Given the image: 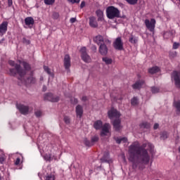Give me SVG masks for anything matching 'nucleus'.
I'll return each instance as SVG.
<instances>
[{
    "instance_id": "obj_1",
    "label": "nucleus",
    "mask_w": 180,
    "mask_h": 180,
    "mask_svg": "<svg viewBox=\"0 0 180 180\" xmlns=\"http://www.w3.org/2000/svg\"><path fill=\"white\" fill-rule=\"evenodd\" d=\"M148 147L150 150L154 148V146L150 143H146L140 146L139 141L134 142L129 149V161L132 162L134 161V158L138 157L140 162L144 165L148 164L150 162V155H148V152L146 150V147Z\"/></svg>"
},
{
    "instance_id": "obj_2",
    "label": "nucleus",
    "mask_w": 180,
    "mask_h": 180,
    "mask_svg": "<svg viewBox=\"0 0 180 180\" xmlns=\"http://www.w3.org/2000/svg\"><path fill=\"white\" fill-rule=\"evenodd\" d=\"M19 63L23 65L25 70L22 69L20 65L15 63L13 60H9L8 64L11 67H14V68L10 69V74L13 77H16V75H19L18 79L21 81L22 84L25 85H29L30 84H35L36 78L33 76H30V77L25 79V75H26V71H29L30 70V65L29 63L19 60Z\"/></svg>"
},
{
    "instance_id": "obj_3",
    "label": "nucleus",
    "mask_w": 180,
    "mask_h": 180,
    "mask_svg": "<svg viewBox=\"0 0 180 180\" xmlns=\"http://www.w3.org/2000/svg\"><path fill=\"white\" fill-rule=\"evenodd\" d=\"M108 117L112 120L114 117H115V120L112 122V124L114 126V129H115L116 131H119L120 130V112L117 111V110L115 108H111L110 110L108 111Z\"/></svg>"
},
{
    "instance_id": "obj_4",
    "label": "nucleus",
    "mask_w": 180,
    "mask_h": 180,
    "mask_svg": "<svg viewBox=\"0 0 180 180\" xmlns=\"http://www.w3.org/2000/svg\"><path fill=\"white\" fill-rule=\"evenodd\" d=\"M106 15L108 19H115L120 17V11L117 8L113 6H108L106 8Z\"/></svg>"
},
{
    "instance_id": "obj_5",
    "label": "nucleus",
    "mask_w": 180,
    "mask_h": 180,
    "mask_svg": "<svg viewBox=\"0 0 180 180\" xmlns=\"http://www.w3.org/2000/svg\"><path fill=\"white\" fill-rule=\"evenodd\" d=\"M172 81L174 82L176 88H180V72L174 71L172 73Z\"/></svg>"
},
{
    "instance_id": "obj_6",
    "label": "nucleus",
    "mask_w": 180,
    "mask_h": 180,
    "mask_svg": "<svg viewBox=\"0 0 180 180\" xmlns=\"http://www.w3.org/2000/svg\"><path fill=\"white\" fill-rule=\"evenodd\" d=\"M155 19L154 18H152L150 20L148 19L145 20V25L150 32H154L155 29Z\"/></svg>"
},
{
    "instance_id": "obj_7",
    "label": "nucleus",
    "mask_w": 180,
    "mask_h": 180,
    "mask_svg": "<svg viewBox=\"0 0 180 180\" xmlns=\"http://www.w3.org/2000/svg\"><path fill=\"white\" fill-rule=\"evenodd\" d=\"M81 57L84 63H89L91 61V57L86 53V48L83 46L80 49Z\"/></svg>"
},
{
    "instance_id": "obj_8",
    "label": "nucleus",
    "mask_w": 180,
    "mask_h": 180,
    "mask_svg": "<svg viewBox=\"0 0 180 180\" xmlns=\"http://www.w3.org/2000/svg\"><path fill=\"white\" fill-rule=\"evenodd\" d=\"M113 47L115 50H122L123 49V41H122V37H119L115 39L113 42Z\"/></svg>"
},
{
    "instance_id": "obj_9",
    "label": "nucleus",
    "mask_w": 180,
    "mask_h": 180,
    "mask_svg": "<svg viewBox=\"0 0 180 180\" xmlns=\"http://www.w3.org/2000/svg\"><path fill=\"white\" fill-rule=\"evenodd\" d=\"M17 109L22 115H28L29 114V106L25 105L23 104H17Z\"/></svg>"
},
{
    "instance_id": "obj_10",
    "label": "nucleus",
    "mask_w": 180,
    "mask_h": 180,
    "mask_svg": "<svg viewBox=\"0 0 180 180\" xmlns=\"http://www.w3.org/2000/svg\"><path fill=\"white\" fill-rule=\"evenodd\" d=\"M45 101H49L50 102H58L60 98L58 96H54L53 94L48 93L44 95Z\"/></svg>"
},
{
    "instance_id": "obj_11",
    "label": "nucleus",
    "mask_w": 180,
    "mask_h": 180,
    "mask_svg": "<svg viewBox=\"0 0 180 180\" xmlns=\"http://www.w3.org/2000/svg\"><path fill=\"white\" fill-rule=\"evenodd\" d=\"M63 64L65 70L70 71V68L71 67V58L70 57V55L65 56Z\"/></svg>"
},
{
    "instance_id": "obj_12",
    "label": "nucleus",
    "mask_w": 180,
    "mask_h": 180,
    "mask_svg": "<svg viewBox=\"0 0 180 180\" xmlns=\"http://www.w3.org/2000/svg\"><path fill=\"white\" fill-rule=\"evenodd\" d=\"M8 32V22L4 21L0 25V35L4 36Z\"/></svg>"
},
{
    "instance_id": "obj_13",
    "label": "nucleus",
    "mask_w": 180,
    "mask_h": 180,
    "mask_svg": "<svg viewBox=\"0 0 180 180\" xmlns=\"http://www.w3.org/2000/svg\"><path fill=\"white\" fill-rule=\"evenodd\" d=\"M102 131H101V136H107L108 134L109 133V130H110V124L105 123L101 127Z\"/></svg>"
},
{
    "instance_id": "obj_14",
    "label": "nucleus",
    "mask_w": 180,
    "mask_h": 180,
    "mask_svg": "<svg viewBox=\"0 0 180 180\" xmlns=\"http://www.w3.org/2000/svg\"><path fill=\"white\" fill-rule=\"evenodd\" d=\"M99 53L101 56H106L108 54V46L104 44H101L99 46Z\"/></svg>"
},
{
    "instance_id": "obj_15",
    "label": "nucleus",
    "mask_w": 180,
    "mask_h": 180,
    "mask_svg": "<svg viewBox=\"0 0 180 180\" xmlns=\"http://www.w3.org/2000/svg\"><path fill=\"white\" fill-rule=\"evenodd\" d=\"M101 162H108V164H112V160L109 157V153L106 152L104 153L103 158L101 159Z\"/></svg>"
},
{
    "instance_id": "obj_16",
    "label": "nucleus",
    "mask_w": 180,
    "mask_h": 180,
    "mask_svg": "<svg viewBox=\"0 0 180 180\" xmlns=\"http://www.w3.org/2000/svg\"><path fill=\"white\" fill-rule=\"evenodd\" d=\"M89 26H91V27H98V21H96V18H95L94 16H91L89 18Z\"/></svg>"
},
{
    "instance_id": "obj_17",
    "label": "nucleus",
    "mask_w": 180,
    "mask_h": 180,
    "mask_svg": "<svg viewBox=\"0 0 180 180\" xmlns=\"http://www.w3.org/2000/svg\"><path fill=\"white\" fill-rule=\"evenodd\" d=\"M94 41H95V43H96L97 44H100V46L101 44H103L104 43H106V40L104 41L103 37H102L101 35H98V36L95 37L94 38Z\"/></svg>"
},
{
    "instance_id": "obj_18",
    "label": "nucleus",
    "mask_w": 180,
    "mask_h": 180,
    "mask_svg": "<svg viewBox=\"0 0 180 180\" xmlns=\"http://www.w3.org/2000/svg\"><path fill=\"white\" fill-rule=\"evenodd\" d=\"M25 23L27 26H29V27H32V26L34 25V19L32 17H27L25 19Z\"/></svg>"
},
{
    "instance_id": "obj_19",
    "label": "nucleus",
    "mask_w": 180,
    "mask_h": 180,
    "mask_svg": "<svg viewBox=\"0 0 180 180\" xmlns=\"http://www.w3.org/2000/svg\"><path fill=\"white\" fill-rule=\"evenodd\" d=\"M84 113V109L82 108V106L81 105H77L76 107V114H77V117H79V119H81V117H82V115Z\"/></svg>"
},
{
    "instance_id": "obj_20",
    "label": "nucleus",
    "mask_w": 180,
    "mask_h": 180,
    "mask_svg": "<svg viewBox=\"0 0 180 180\" xmlns=\"http://www.w3.org/2000/svg\"><path fill=\"white\" fill-rule=\"evenodd\" d=\"M143 85H144V82L143 80H139L132 85V88L134 89H140Z\"/></svg>"
},
{
    "instance_id": "obj_21",
    "label": "nucleus",
    "mask_w": 180,
    "mask_h": 180,
    "mask_svg": "<svg viewBox=\"0 0 180 180\" xmlns=\"http://www.w3.org/2000/svg\"><path fill=\"white\" fill-rule=\"evenodd\" d=\"M173 106L176 110V112L177 115H179L180 113V101H174L173 103Z\"/></svg>"
},
{
    "instance_id": "obj_22",
    "label": "nucleus",
    "mask_w": 180,
    "mask_h": 180,
    "mask_svg": "<svg viewBox=\"0 0 180 180\" xmlns=\"http://www.w3.org/2000/svg\"><path fill=\"white\" fill-rule=\"evenodd\" d=\"M160 71H161V69H160L158 66H153L148 69L149 74H157V72H160Z\"/></svg>"
},
{
    "instance_id": "obj_23",
    "label": "nucleus",
    "mask_w": 180,
    "mask_h": 180,
    "mask_svg": "<svg viewBox=\"0 0 180 180\" xmlns=\"http://www.w3.org/2000/svg\"><path fill=\"white\" fill-rule=\"evenodd\" d=\"M103 127V123L101 120H97L94 123V127L96 130H101Z\"/></svg>"
},
{
    "instance_id": "obj_24",
    "label": "nucleus",
    "mask_w": 180,
    "mask_h": 180,
    "mask_svg": "<svg viewBox=\"0 0 180 180\" xmlns=\"http://www.w3.org/2000/svg\"><path fill=\"white\" fill-rule=\"evenodd\" d=\"M96 14L97 15L98 20H103V11L101 9H98L96 11Z\"/></svg>"
},
{
    "instance_id": "obj_25",
    "label": "nucleus",
    "mask_w": 180,
    "mask_h": 180,
    "mask_svg": "<svg viewBox=\"0 0 180 180\" xmlns=\"http://www.w3.org/2000/svg\"><path fill=\"white\" fill-rule=\"evenodd\" d=\"M103 63H105V64H106V65H109L110 64H112V63H113V60H112V58H108V57H103L102 58Z\"/></svg>"
},
{
    "instance_id": "obj_26",
    "label": "nucleus",
    "mask_w": 180,
    "mask_h": 180,
    "mask_svg": "<svg viewBox=\"0 0 180 180\" xmlns=\"http://www.w3.org/2000/svg\"><path fill=\"white\" fill-rule=\"evenodd\" d=\"M115 141L117 144H120V143H127V138L126 137L117 138Z\"/></svg>"
},
{
    "instance_id": "obj_27",
    "label": "nucleus",
    "mask_w": 180,
    "mask_h": 180,
    "mask_svg": "<svg viewBox=\"0 0 180 180\" xmlns=\"http://www.w3.org/2000/svg\"><path fill=\"white\" fill-rule=\"evenodd\" d=\"M173 34H174V31L166 32L164 33L163 37L164 39H169V37H172Z\"/></svg>"
},
{
    "instance_id": "obj_28",
    "label": "nucleus",
    "mask_w": 180,
    "mask_h": 180,
    "mask_svg": "<svg viewBox=\"0 0 180 180\" xmlns=\"http://www.w3.org/2000/svg\"><path fill=\"white\" fill-rule=\"evenodd\" d=\"M150 124L146 122L140 124L141 129H150Z\"/></svg>"
},
{
    "instance_id": "obj_29",
    "label": "nucleus",
    "mask_w": 180,
    "mask_h": 180,
    "mask_svg": "<svg viewBox=\"0 0 180 180\" xmlns=\"http://www.w3.org/2000/svg\"><path fill=\"white\" fill-rule=\"evenodd\" d=\"M138 39L137 37L131 35L130 37H129V41L130 43H132V44H136V43H137L138 41Z\"/></svg>"
},
{
    "instance_id": "obj_30",
    "label": "nucleus",
    "mask_w": 180,
    "mask_h": 180,
    "mask_svg": "<svg viewBox=\"0 0 180 180\" xmlns=\"http://www.w3.org/2000/svg\"><path fill=\"white\" fill-rule=\"evenodd\" d=\"M45 180H56V176L53 174H50L46 176Z\"/></svg>"
},
{
    "instance_id": "obj_31",
    "label": "nucleus",
    "mask_w": 180,
    "mask_h": 180,
    "mask_svg": "<svg viewBox=\"0 0 180 180\" xmlns=\"http://www.w3.org/2000/svg\"><path fill=\"white\" fill-rule=\"evenodd\" d=\"M44 70L46 72H47V74H49V75H51L52 78L54 77V75L51 73V71L50 70V68H49V67L44 66Z\"/></svg>"
},
{
    "instance_id": "obj_32",
    "label": "nucleus",
    "mask_w": 180,
    "mask_h": 180,
    "mask_svg": "<svg viewBox=\"0 0 180 180\" xmlns=\"http://www.w3.org/2000/svg\"><path fill=\"white\" fill-rule=\"evenodd\" d=\"M131 103L132 106H136V105H137V103H139V99H137V98H136V97H134L131 101Z\"/></svg>"
},
{
    "instance_id": "obj_33",
    "label": "nucleus",
    "mask_w": 180,
    "mask_h": 180,
    "mask_svg": "<svg viewBox=\"0 0 180 180\" xmlns=\"http://www.w3.org/2000/svg\"><path fill=\"white\" fill-rule=\"evenodd\" d=\"M160 137L161 139H162V140H165L166 139H168V133L167 131L162 132L160 134Z\"/></svg>"
},
{
    "instance_id": "obj_34",
    "label": "nucleus",
    "mask_w": 180,
    "mask_h": 180,
    "mask_svg": "<svg viewBox=\"0 0 180 180\" xmlns=\"http://www.w3.org/2000/svg\"><path fill=\"white\" fill-rule=\"evenodd\" d=\"M20 158H23V156L20 154L14 162L15 165H19V164H20Z\"/></svg>"
},
{
    "instance_id": "obj_35",
    "label": "nucleus",
    "mask_w": 180,
    "mask_h": 180,
    "mask_svg": "<svg viewBox=\"0 0 180 180\" xmlns=\"http://www.w3.org/2000/svg\"><path fill=\"white\" fill-rule=\"evenodd\" d=\"M84 144L87 147H91L94 146V143H92V142L89 141L88 139H84Z\"/></svg>"
},
{
    "instance_id": "obj_36",
    "label": "nucleus",
    "mask_w": 180,
    "mask_h": 180,
    "mask_svg": "<svg viewBox=\"0 0 180 180\" xmlns=\"http://www.w3.org/2000/svg\"><path fill=\"white\" fill-rule=\"evenodd\" d=\"M56 2V0H44L45 5H53Z\"/></svg>"
},
{
    "instance_id": "obj_37",
    "label": "nucleus",
    "mask_w": 180,
    "mask_h": 180,
    "mask_svg": "<svg viewBox=\"0 0 180 180\" xmlns=\"http://www.w3.org/2000/svg\"><path fill=\"white\" fill-rule=\"evenodd\" d=\"M153 94H158L160 92V89L158 87L153 86L151 88Z\"/></svg>"
},
{
    "instance_id": "obj_38",
    "label": "nucleus",
    "mask_w": 180,
    "mask_h": 180,
    "mask_svg": "<svg viewBox=\"0 0 180 180\" xmlns=\"http://www.w3.org/2000/svg\"><path fill=\"white\" fill-rule=\"evenodd\" d=\"M129 4V5H136L137 2H139V0H125Z\"/></svg>"
},
{
    "instance_id": "obj_39",
    "label": "nucleus",
    "mask_w": 180,
    "mask_h": 180,
    "mask_svg": "<svg viewBox=\"0 0 180 180\" xmlns=\"http://www.w3.org/2000/svg\"><path fill=\"white\" fill-rule=\"evenodd\" d=\"M169 57H171V58H175V57H176V51H170Z\"/></svg>"
},
{
    "instance_id": "obj_40",
    "label": "nucleus",
    "mask_w": 180,
    "mask_h": 180,
    "mask_svg": "<svg viewBox=\"0 0 180 180\" xmlns=\"http://www.w3.org/2000/svg\"><path fill=\"white\" fill-rule=\"evenodd\" d=\"M99 140V137L98 136H94L91 138V143L94 144V143H96Z\"/></svg>"
},
{
    "instance_id": "obj_41",
    "label": "nucleus",
    "mask_w": 180,
    "mask_h": 180,
    "mask_svg": "<svg viewBox=\"0 0 180 180\" xmlns=\"http://www.w3.org/2000/svg\"><path fill=\"white\" fill-rule=\"evenodd\" d=\"M6 159V157L5 156V155H0V164H4V161H5Z\"/></svg>"
},
{
    "instance_id": "obj_42",
    "label": "nucleus",
    "mask_w": 180,
    "mask_h": 180,
    "mask_svg": "<svg viewBox=\"0 0 180 180\" xmlns=\"http://www.w3.org/2000/svg\"><path fill=\"white\" fill-rule=\"evenodd\" d=\"M68 1L69 2V4H79V2L81 1V0H68Z\"/></svg>"
},
{
    "instance_id": "obj_43",
    "label": "nucleus",
    "mask_w": 180,
    "mask_h": 180,
    "mask_svg": "<svg viewBox=\"0 0 180 180\" xmlns=\"http://www.w3.org/2000/svg\"><path fill=\"white\" fill-rule=\"evenodd\" d=\"M64 122L66 124H70V117L68 116L64 117Z\"/></svg>"
},
{
    "instance_id": "obj_44",
    "label": "nucleus",
    "mask_w": 180,
    "mask_h": 180,
    "mask_svg": "<svg viewBox=\"0 0 180 180\" xmlns=\"http://www.w3.org/2000/svg\"><path fill=\"white\" fill-rule=\"evenodd\" d=\"M44 158L46 161H50V160H51V157L50 156V155H47V154L44 155Z\"/></svg>"
},
{
    "instance_id": "obj_45",
    "label": "nucleus",
    "mask_w": 180,
    "mask_h": 180,
    "mask_svg": "<svg viewBox=\"0 0 180 180\" xmlns=\"http://www.w3.org/2000/svg\"><path fill=\"white\" fill-rule=\"evenodd\" d=\"M179 43L174 42L173 44V49H174V50H176V49H179Z\"/></svg>"
},
{
    "instance_id": "obj_46",
    "label": "nucleus",
    "mask_w": 180,
    "mask_h": 180,
    "mask_svg": "<svg viewBox=\"0 0 180 180\" xmlns=\"http://www.w3.org/2000/svg\"><path fill=\"white\" fill-rule=\"evenodd\" d=\"M22 42L25 44H30V40L27 39L26 38H22Z\"/></svg>"
},
{
    "instance_id": "obj_47",
    "label": "nucleus",
    "mask_w": 180,
    "mask_h": 180,
    "mask_svg": "<svg viewBox=\"0 0 180 180\" xmlns=\"http://www.w3.org/2000/svg\"><path fill=\"white\" fill-rule=\"evenodd\" d=\"M53 19H58V18H60V14H58V13H53Z\"/></svg>"
},
{
    "instance_id": "obj_48",
    "label": "nucleus",
    "mask_w": 180,
    "mask_h": 180,
    "mask_svg": "<svg viewBox=\"0 0 180 180\" xmlns=\"http://www.w3.org/2000/svg\"><path fill=\"white\" fill-rule=\"evenodd\" d=\"M35 116H37V117H40L41 116V111H40V110L36 111Z\"/></svg>"
},
{
    "instance_id": "obj_49",
    "label": "nucleus",
    "mask_w": 180,
    "mask_h": 180,
    "mask_svg": "<svg viewBox=\"0 0 180 180\" xmlns=\"http://www.w3.org/2000/svg\"><path fill=\"white\" fill-rule=\"evenodd\" d=\"M13 5V0H8V6L11 8Z\"/></svg>"
},
{
    "instance_id": "obj_50",
    "label": "nucleus",
    "mask_w": 180,
    "mask_h": 180,
    "mask_svg": "<svg viewBox=\"0 0 180 180\" xmlns=\"http://www.w3.org/2000/svg\"><path fill=\"white\" fill-rule=\"evenodd\" d=\"M76 21H77V18H72L70 20V23H75Z\"/></svg>"
},
{
    "instance_id": "obj_51",
    "label": "nucleus",
    "mask_w": 180,
    "mask_h": 180,
    "mask_svg": "<svg viewBox=\"0 0 180 180\" xmlns=\"http://www.w3.org/2000/svg\"><path fill=\"white\" fill-rule=\"evenodd\" d=\"M132 168H133V169H136L137 168V163L133 162Z\"/></svg>"
},
{
    "instance_id": "obj_52",
    "label": "nucleus",
    "mask_w": 180,
    "mask_h": 180,
    "mask_svg": "<svg viewBox=\"0 0 180 180\" xmlns=\"http://www.w3.org/2000/svg\"><path fill=\"white\" fill-rule=\"evenodd\" d=\"M84 6H85V1H82L80 4L81 9H82V8H84Z\"/></svg>"
},
{
    "instance_id": "obj_53",
    "label": "nucleus",
    "mask_w": 180,
    "mask_h": 180,
    "mask_svg": "<svg viewBox=\"0 0 180 180\" xmlns=\"http://www.w3.org/2000/svg\"><path fill=\"white\" fill-rule=\"evenodd\" d=\"M72 103H78V99L74 98V101L71 100Z\"/></svg>"
},
{
    "instance_id": "obj_54",
    "label": "nucleus",
    "mask_w": 180,
    "mask_h": 180,
    "mask_svg": "<svg viewBox=\"0 0 180 180\" xmlns=\"http://www.w3.org/2000/svg\"><path fill=\"white\" fill-rule=\"evenodd\" d=\"M159 126H160V125H159L158 124H154V127H153L154 129H155V130H157V129H158Z\"/></svg>"
},
{
    "instance_id": "obj_55",
    "label": "nucleus",
    "mask_w": 180,
    "mask_h": 180,
    "mask_svg": "<svg viewBox=\"0 0 180 180\" xmlns=\"http://www.w3.org/2000/svg\"><path fill=\"white\" fill-rule=\"evenodd\" d=\"M86 99H87L86 96H83L82 98V101H83V102H85V101H86Z\"/></svg>"
},
{
    "instance_id": "obj_56",
    "label": "nucleus",
    "mask_w": 180,
    "mask_h": 180,
    "mask_svg": "<svg viewBox=\"0 0 180 180\" xmlns=\"http://www.w3.org/2000/svg\"><path fill=\"white\" fill-rule=\"evenodd\" d=\"M44 92H45V91H47V87L46 86H44L42 88Z\"/></svg>"
},
{
    "instance_id": "obj_57",
    "label": "nucleus",
    "mask_w": 180,
    "mask_h": 180,
    "mask_svg": "<svg viewBox=\"0 0 180 180\" xmlns=\"http://www.w3.org/2000/svg\"><path fill=\"white\" fill-rule=\"evenodd\" d=\"M40 81H43V77H40Z\"/></svg>"
},
{
    "instance_id": "obj_58",
    "label": "nucleus",
    "mask_w": 180,
    "mask_h": 180,
    "mask_svg": "<svg viewBox=\"0 0 180 180\" xmlns=\"http://www.w3.org/2000/svg\"><path fill=\"white\" fill-rule=\"evenodd\" d=\"M0 180H2V177L1 176V175H0Z\"/></svg>"
},
{
    "instance_id": "obj_59",
    "label": "nucleus",
    "mask_w": 180,
    "mask_h": 180,
    "mask_svg": "<svg viewBox=\"0 0 180 180\" xmlns=\"http://www.w3.org/2000/svg\"><path fill=\"white\" fill-rule=\"evenodd\" d=\"M94 50H96V46H94Z\"/></svg>"
},
{
    "instance_id": "obj_60",
    "label": "nucleus",
    "mask_w": 180,
    "mask_h": 180,
    "mask_svg": "<svg viewBox=\"0 0 180 180\" xmlns=\"http://www.w3.org/2000/svg\"><path fill=\"white\" fill-rule=\"evenodd\" d=\"M124 160H126V158H124V156L123 157Z\"/></svg>"
},
{
    "instance_id": "obj_61",
    "label": "nucleus",
    "mask_w": 180,
    "mask_h": 180,
    "mask_svg": "<svg viewBox=\"0 0 180 180\" xmlns=\"http://www.w3.org/2000/svg\"><path fill=\"white\" fill-rule=\"evenodd\" d=\"M108 43H110V41L108 40Z\"/></svg>"
},
{
    "instance_id": "obj_62",
    "label": "nucleus",
    "mask_w": 180,
    "mask_h": 180,
    "mask_svg": "<svg viewBox=\"0 0 180 180\" xmlns=\"http://www.w3.org/2000/svg\"><path fill=\"white\" fill-rule=\"evenodd\" d=\"M0 9H1V1H0Z\"/></svg>"
}]
</instances>
